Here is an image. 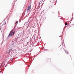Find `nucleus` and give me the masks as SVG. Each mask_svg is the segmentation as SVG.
Listing matches in <instances>:
<instances>
[{
  "label": "nucleus",
  "instance_id": "7",
  "mask_svg": "<svg viewBox=\"0 0 74 74\" xmlns=\"http://www.w3.org/2000/svg\"><path fill=\"white\" fill-rule=\"evenodd\" d=\"M15 30H16V29H15Z\"/></svg>",
  "mask_w": 74,
  "mask_h": 74
},
{
  "label": "nucleus",
  "instance_id": "3",
  "mask_svg": "<svg viewBox=\"0 0 74 74\" xmlns=\"http://www.w3.org/2000/svg\"><path fill=\"white\" fill-rule=\"evenodd\" d=\"M65 25H68V24H67V23H65Z\"/></svg>",
  "mask_w": 74,
  "mask_h": 74
},
{
  "label": "nucleus",
  "instance_id": "6",
  "mask_svg": "<svg viewBox=\"0 0 74 74\" xmlns=\"http://www.w3.org/2000/svg\"><path fill=\"white\" fill-rule=\"evenodd\" d=\"M18 24V21H16V22L15 23V24Z\"/></svg>",
  "mask_w": 74,
  "mask_h": 74
},
{
  "label": "nucleus",
  "instance_id": "1",
  "mask_svg": "<svg viewBox=\"0 0 74 74\" xmlns=\"http://www.w3.org/2000/svg\"><path fill=\"white\" fill-rule=\"evenodd\" d=\"M14 35V32L12 31H11L10 34L9 35L8 37H11V36H13Z\"/></svg>",
  "mask_w": 74,
  "mask_h": 74
},
{
  "label": "nucleus",
  "instance_id": "2",
  "mask_svg": "<svg viewBox=\"0 0 74 74\" xmlns=\"http://www.w3.org/2000/svg\"><path fill=\"white\" fill-rule=\"evenodd\" d=\"M31 6L32 5H30L29 6H28V9H27V12H29V11H30V9H31Z\"/></svg>",
  "mask_w": 74,
  "mask_h": 74
},
{
  "label": "nucleus",
  "instance_id": "5",
  "mask_svg": "<svg viewBox=\"0 0 74 74\" xmlns=\"http://www.w3.org/2000/svg\"><path fill=\"white\" fill-rule=\"evenodd\" d=\"M13 51L12 49H11L10 50V51Z\"/></svg>",
  "mask_w": 74,
  "mask_h": 74
},
{
  "label": "nucleus",
  "instance_id": "4",
  "mask_svg": "<svg viewBox=\"0 0 74 74\" xmlns=\"http://www.w3.org/2000/svg\"><path fill=\"white\" fill-rule=\"evenodd\" d=\"M65 52H66V53H67V54H69V53L68 52H67V51H66Z\"/></svg>",
  "mask_w": 74,
  "mask_h": 74
}]
</instances>
